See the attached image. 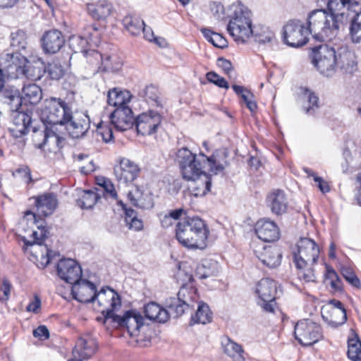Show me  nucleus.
<instances>
[{"label":"nucleus","mask_w":361,"mask_h":361,"mask_svg":"<svg viewBox=\"0 0 361 361\" xmlns=\"http://www.w3.org/2000/svg\"><path fill=\"white\" fill-rule=\"evenodd\" d=\"M349 0H327L326 8L314 9L310 11V18L322 36H329L331 40L339 33L340 29L345 25L351 16Z\"/></svg>","instance_id":"nucleus-1"},{"label":"nucleus","mask_w":361,"mask_h":361,"mask_svg":"<svg viewBox=\"0 0 361 361\" xmlns=\"http://www.w3.org/2000/svg\"><path fill=\"white\" fill-rule=\"evenodd\" d=\"M106 290L111 292V308L102 310V313L106 318H114L115 317L114 310L121 305V297L114 289L109 287H103L99 291H97L94 283L81 278L72 286L71 295L73 299L82 303L94 302L99 297L98 302L99 305H102V295H106Z\"/></svg>","instance_id":"nucleus-2"},{"label":"nucleus","mask_w":361,"mask_h":361,"mask_svg":"<svg viewBox=\"0 0 361 361\" xmlns=\"http://www.w3.org/2000/svg\"><path fill=\"white\" fill-rule=\"evenodd\" d=\"M209 230L198 216L187 217L176 225V237L185 247L203 250L207 247Z\"/></svg>","instance_id":"nucleus-3"},{"label":"nucleus","mask_w":361,"mask_h":361,"mask_svg":"<svg viewBox=\"0 0 361 361\" xmlns=\"http://www.w3.org/2000/svg\"><path fill=\"white\" fill-rule=\"evenodd\" d=\"M310 12L307 17V26L300 20H290L283 26L282 39L283 42L291 47H301L307 44L309 35L319 42H331L329 36H322V32L314 28L310 18Z\"/></svg>","instance_id":"nucleus-4"},{"label":"nucleus","mask_w":361,"mask_h":361,"mask_svg":"<svg viewBox=\"0 0 361 361\" xmlns=\"http://www.w3.org/2000/svg\"><path fill=\"white\" fill-rule=\"evenodd\" d=\"M227 31L238 43H245L253 32L250 11L243 4H233L228 8Z\"/></svg>","instance_id":"nucleus-5"},{"label":"nucleus","mask_w":361,"mask_h":361,"mask_svg":"<svg viewBox=\"0 0 361 361\" xmlns=\"http://www.w3.org/2000/svg\"><path fill=\"white\" fill-rule=\"evenodd\" d=\"M72 111L69 104L61 98L51 97L44 102L39 118L42 123L51 128L63 126L71 118Z\"/></svg>","instance_id":"nucleus-6"},{"label":"nucleus","mask_w":361,"mask_h":361,"mask_svg":"<svg viewBox=\"0 0 361 361\" xmlns=\"http://www.w3.org/2000/svg\"><path fill=\"white\" fill-rule=\"evenodd\" d=\"M336 47L326 44L312 49V63L318 71L324 76L331 77L336 71Z\"/></svg>","instance_id":"nucleus-7"},{"label":"nucleus","mask_w":361,"mask_h":361,"mask_svg":"<svg viewBox=\"0 0 361 361\" xmlns=\"http://www.w3.org/2000/svg\"><path fill=\"white\" fill-rule=\"evenodd\" d=\"M293 252V263L297 269H303L317 262L320 250L317 243L310 238H300Z\"/></svg>","instance_id":"nucleus-8"},{"label":"nucleus","mask_w":361,"mask_h":361,"mask_svg":"<svg viewBox=\"0 0 361 361\" xmlns=\"http://www.w3.org/2000/svg\"><path fill=\"white\" fill-rule=\"evenodd\" d=\"M255 293L257 295V304L263 312L274 313L276 307V281L269 278L262 279L256 283Z\"/></svg>","instance_id":"nucleus-9"},{"label":"nucleus","mask_w":361,"mask_h":361,"mask_svg":"<svg viewBox=\"0 0 361 361\" xmlns=\"http://www.w3.org/2000/svg\"><path fill=\"white\" fill-rule=\"evenodd\" d=\"M294 336L300 345L310 346L322 338V328L310 319L300 320L295 325Z\"/></svg>","instance_id":"nucleus-10"},{"label":"nucleus","mask_w":361,"mask_h":361,"mask_svg":"<svg viewBox=\"0 0 361 361\" xmlns=\"http://www.w3.org/2000/svg\"><path fill=\"white\" fill-rule=\"evenodd\" d=\"M197 298V290L193 288L182 286L177 298H170L166 301V307L171 311V316L178 317L183 314L191 303Z\"/></svg>","instance_id":"nucleus-11"},{"label":"nucleus","mask_w":361,"mask_h":361,"mask_svg":"<svg viewBox=\"0 0 361 361\" xmlns=\"http://www.w3.org/2000/svg\"><path fill=\"white\" fill-rule=\"evenodd\" d=\"M161 121L162 116L159 113L149 110L135 118L134 126L138 134L151 135L157 133Z\"/></svg>","instance_id":"nucleus-12"},{"label":"nucleus","mask_w":361,"mask_h":361,"mask_svg":"<svg viewBox=\"0 0 361 361\" xmlns=\"http://www.w3.org/2000/svg\"><path fill=\"white\" fill-rule=\"evenodd\" d=\"M56 271L59 278L72 286L82 278V271L80 265L74 259H62L56 265Z\"/></svg>","instance_id":"nucleus-13"},{"label":"nucleus","mask_w":361,"mask_h":361,"mask_svg":"<svg viewBox=\"0 0 361 361\" xmlns=\"http://www.w3.org/2000/svg\"><path fill=\"white\" fill-rule=\"evenodd\" d=\"M114 176L120 184H128L134 181L140 173L139 166L127 158H121L118 164L114 169Z\"/></svg>","instance_id":"nucleus-14"},{"label":"nucleus","mask_w":361,"mask_h":361,"mask_svg":"<svg viewBox=\"0 0 361 361\" xmlns=\"http://www.w3.org/2000/svg\"><path fill=\"white\" fill-rule=\"evenodd\" d=\"M335 57L336 71L343 74H353L357 71L355 55L348 46L336 47Z\"/></svg>","instance_id":"nucleus-15"},{"label":"nucleus","mask_w":361,"mask_h":361,"mask_svg":"<svg viewBox=\"0 0 361 361\" xmlns=\"http://www.w3.org/2000/svg\"><path fill=\"white\" fill-rule=\"evenodd\" d=\"M27 58L20 52L13 51L6 55L5 68L9 74L14 75L15 76L23 74L31 78V75H33V73H30V72H33V67L35 66H27Z\"/></svg>","instance_id":"nucleus-16"},{"label":"nucleus","mask_w":361,"mask_h":361,"mask_svg":"<svg viewBox=\"0 0 361 361\" xmlns=\"http://www.w3.org/2000/svg\"><path fill=\"white\" fill-rule=\"evenodd\" d=\"M111 123L116 130L126 131L134 126L135 118L130 107L115 109L110 114Z\"/></svg>","instance_id":"nucleus-17"},{"label":"nucleus","mask_w":361,"mask_h":361,"mask_svg":"<svg viewBox=\"0 0 361 361\" xmlns=\"http://www.w3.org/2000/svg\"><path fill=\"white\" fill-rule=\"evenodd\" d=\"M11 111L13 126L10 128V132L14 137L20 138L28 133L32 123V113L19 109Z\"/></svg>","instance_id":"nucleus-18"},{"label":"nucleus","mask_w":361,"mask_h":361,"mask_svg":"<svg viewBox=\"0 0 361 361\" xmlns=\"http://www.w3.org/2000/svg\"><path fill=\"white\" fill-rule=\"evenodd\" d=\"M255 233L264 242H275L280 238V230L274 221L268 219L259 220L255 224Z\"/></svg>","instance_id":"nucleus-19"},{"label":"nucleus","mask_w":361,"mask_h":361,"mask_svg":"<svg viewBox=\"0 0 361 361\" xmlns=\"http://www.w3.org/2000/svg\"><path fill=\"white\" fill-rule=\"evenodd\" d=\"M64 43L65 39L62 32L56 29L46 31L42 37V47L45 53L56 54Z\"/></svg>","instance_id":"nucleus-20"},{"label":"nucleus","mask_w":361,"mask_h":361,"mask_svg":"<svg viewBox=\"0 0 361 361\" xmlns=\"http://www.w3.org/2000/svg\"><path fill=\"white\" fill-rule=\"evenodd\" d=\"M37 213L43 217L51 215L58 206V199L54 192H45L33 197Z\"/></svg>","instance_id":"nucleus-21"},{"label":"nucleus","mask_w":361,"mask_h":361,"mask_svg":"<svg viewBox=\"0 0 361 361\" xmlns=\"http://www.w3.org/2000/svg\"><path fill=\"white\" fill-rule=\"evenodd\" d=\"M66 128L70 136L73 138H80L82 137L90 127V120L87 115L82 118H75L73 116V111L71 112V118L67 123H64Z\"/></svg>","instance_id":"nucleus-22"},{"label":"nucleus","mask_w":361,"mask_h":361,"mask_svg":"<svg viewBox=\"0 0 361 361\" xmlns=\"http://www.w3.org/2000/svg\"><path fill=\"white\" fill-rule=\"evenodd\" d=\"M200 156L204 160H207L209 172L214 175L222 172L228 165L227 152L224 149H216L209 157H207L203 153H200Z\"/></svg>","instance_id":"nucleus-23"},{"label":"nucleus","mask_w":361,"mask_h":361,"mask_svg":"<svg viewBox=\"0 0 361 361\" xmlns=\"http://www.w3.org/2000/svg\"><path fill=\"white\" fill-rule=\"evenodd\" d=\"M45 73H47L52 80H57L63 76L65 71L59 61H54L51 63H49L47 66L42 65V68L33 67V75H31V79L39 80Z\"/></svg>","instance_id":"nucleus-24"},{"label":"nucleus","mask_w":361,"mask_h":361,"mask_svg":"<svg viewBox=\"0 0 361 361\" xmlns=\"http://www.w3.org/2000/svg\"><path fill=\"white\" fill-rule=\"evenodd\" d=\"M267 203L272 213L276 215L284 214L288 207V200L283 190L277 189L270 192Z\"/></svg>","instance_id":"nucleus-25"},{"label":"nucleus","mask_w":361,"mask_h":361,"mask_svg":"<svg viewBox=\"0 0 361 361\" xmlns=\"http://www.w3.org/2000/svg\"><path fill=\"white\" fill-rule=\"evenodd\" d=\"M93 52L101 58V65L99 67L100 71L117 73L122 69L123 65V60L117 54H100L94 51Z\"/></svg>","instance_id":"nucleus-26"},{"label":"nucleus","mask_w":361,"mask_h":361,"mask_svg":"<svg viewBox=\"0 0 361 361\" xmlns=\"http://www.w3.org/2000/svg\"><path fill=\"white\" fill-rule=\"evenodd\" d=\"M262 264L269 269H274L280 265L282 254L279 247L276 245L264 247L263 252L257 255Z\"/></svg>","instance_id":"nucleus-27"},{"label":"nucleus","mask_w":361,"mask_h":361,"mask_svg":"<svg viewBox=\"0 0 361 361\" xmlns=\"http://www.w3.org/2000/svg\"><path fill=\"white\" fill-rule=\"evenodd\" d=\"M41 216H42L38 215V213L35 214L30 210H27L25 212V217L28 220L32 219L39 230L34 231L32 234L33 239H36V242L39 245H42L44 243V240L48 237L49 234V231L46 226V221L42 219Z\"/></svg>","instance_id":"nucleus-28"},{"label":"nucleus","mask_w":361,"mask_h":361,"mask_svg":"<svg viewBox=\"0 0 361 361\" xmlns=\"http://www.w3.org/2000/svg\"><path fill=\"white\" fill-rule=\"evenodd\" d=\"M112 9L111 4L106 0H97L87 4V11L94 20H100L107 18Z\"/></svg>","instance_id":"nucleus-29"},{"label":"nucleus","mask_w":361,"mask_h":361,"mask_svg":"<svg viewBox=\"0 0 361 361\" xmlns=\"http://www.w3.org/2000/svg\"><path fill=\"white\" fill-rule=\"evenodd\" d=\"M130 99L131 94L126 90L114 87L108 91V104L114 106L115 109L119 107H129L127 104L130 102Z\"/></svg>","instance_id":"nucleus-30"},{"label":"nucleus","mask_w":361,"mask_h":361,"mask_svg":"<svg viewBox=\"0 0 361 361\" xmlns=\"http://www.w3.org/2000/svg\"><path fill=\"white\" fill-rule=\"evenodd\" d=\"M144 314L146 318L149 320L156 321L160 323L166 322L171 315L169 308L161 307L159 305L154 302L147 303L144 307Z\"/></svg>","instance_id":"nucleus-31"},{"label":"nucleus","mask_w":361,"mask_h":361,"mask_svg":"<svg viewBox=\"0 0 361 361\" xmlns=\"http://www.w3.org/2000/svg\"><path fill=\"white\" fill-rule=\"evenodd\" d=\"M0 97L6 104L10 111L20 109L22 105V97L18 89L6 86L0 92Z\"/></svg>","instance_id":"nucleus-32"},{"label":"nucleus","mask_w":361,"mask_h":361,"mask_svg":"<svg viewBox=\"0 0 361 361\" xmlns=\"http://www.w3.org/2000/svg\"><path fill=\"white\" fill-rule=\"evenodd\" d=\"M95 351L96 343L92 339L80 338L76 342L73 353L77 355L81 361L91 357Z\"/></svg>","instance_id":"nucleus-33"},{"label":"nucleus","mask_w":361,"mask_h":361,"mask_svg":"<svg viewBox=\"0 0 361 361\" xmlns=\"http://www.w3.org/2000/svg\"><path fill=\"white\" fill-rule=\"evenodd\" d=\"M221 345L224 352L232 357L233 361H245L243 356L244 350L241 345L231 340L228 336L221 338Z\"/></svg>","instance_id":"nucleus-34"},{"label":"nucleus","mask_w":361,"mask_h":361,"mask_svg":"<svg viewBox=\"0 0 361 361\" xmlns=\"http://www.w3.org/2000/svg\"><path fill=\"white\" fill-rule=\"evenodd\" d=\"M202 168L201 161L197 158L187 164L183 162V165L180 166L183 178L186 180H195L200 175L204 173L205 172L202 171Z\"/></svg>","instance_id":"nucleus-35"},{"label":"nucleus","mask_w":361,"mask_h":361,"mask_svg":"<svg viewBox=\"0 0 361 361\" xmlns=\"http://www.w3.org/2000/svg\"><path fill=\"white\" fill-rule=\"evenodd\" d=\"M159 94L158 88L153 85L145 86L138 92L139 97L143 98L148 104L156 107L163 108L162 99Z\"/></svg>","instance_id":"nucleus-36"},{"label":"nucleus","mask_w":361,"mask_h":361,"mask_svg":"<svg viewBox=\"0 0 361 361\" xmlns=\"http://www.w3.org/2000/svg\"><path fill=\"white\" fill-rule=\"evenodd\" d=\"M192 180L194 182V186H192V192L194 196H204L210 191L212 187V177L210 175L204 173L195 180Z\"/></svg>","instance_id":"nucleus-37"},{"label":"nucleus","mask_w":361,"mask_h":361,"mask_svg":"<svg viewBox=\"0 0 361 361\" xmlns=\"http://www.w3.org/2000/svg\"><path fill=\"white\" fill-rule=\"evenodd\" d=\"M330 304L334 306L332 310V314L334 316L340 315L341 319L339 320L328 319V317L322 315V318L329 324V326L334 328H337L343 325L347 320L346 310L343 306V304L337 300H331Z\"/></svg>","instance_id":"nucleus-38"},{"label":"nucleus","mask_w":361,"mask_h":361,"mask_svg":"<svg viewBox=\"0 0 361 361\" xmlns=\"http://www.w3.org/2000/svg\"><path fill=\"white\" fill-rule=\"evenodd\" d=\"M117 204L121 206L125 214V222L130 229L140 231L143 228L142 221L137 219L134 209L128 208L122 200H118Z\"/></svg>","instance_id":"nucleus-39"},{"label":"nucleus","mask_w":361,"mask_h":361,"mask_svg":"<svg viewBox=\"0 0 361 361\" xmlns=\"http://www.w3.org/2000/svg\"><path fill=\"white\" fill-rule=\"evenodd\" d=\"M21 97L26 103L37 104L42 97V90L36 84H29L23 88Z\"/></svg>","instance_id":"nucleus-40"},{"label":"nucleus","mask_w":361,"mask_h":361,"mask_svg":"<svg viewBox=\"0 0 361 361\" xmlns=\"http://www.w3.org/2000/svg\"><path fill=\"white\" fill-rule=\"evenodd\" d=\"M122 23L125 29L133 36L140 35L142 30V25H145V22L140 17L133 14L125 16Z\"/></svg>","instance_id":"nucleus-41"},{"label":"nucleus","mask_w":361,"mask_h":361,"mask_svg":"<svg viewBox=\"0 0 361 361\" xmlns=\"http://www.w3.org/2000/svg\"><path fill=\"white\" fill-rule=\"evenodd\" d=\"M11 48L13 51H25L27 45V35L25 31L18 29L10 35Z\"/></svg>","instance_id":"nucleus-42"},{"label":"nucleus","mask_w":361,"mask_h":361,"mask_svg":"<svg viewBox=\"0 0 361 361\" xmlns=\"http://www.w3.org/2000/svg\"><path fill=\"white\" fill-rule=\"evenodd\" d=\"M99 191L100 190L97 188L85 190L82 197L78 200L77 204L82 209H92L101 198Z\"/></svg>","instance_id":"nucleus-43"},{"label":"nucleus","mask_w":361,"mask_h":361,"mask_svg":"<svg viewBox=\"0 0 361 361\" xmlns=\"http://www.w3.org/2000/svg\"><path fill=\"white\" fill-rule=\"evenodd\" d=\"M51 127L42 123V128H32L33 141L35 145L38 149H43L46 144L49 141Z\"/></svg>","instance_id":"nucleus-44"},{"label":"nucleus","mask_w":361,"mask_h":361,"mask_svg":"<svg viewBox=\"0 0 361 361\" xmlns=\"http://www.w3.org/2000/svg\"><path fill=\"white\" fill-rule=\"evenodd\" d=\"M116 317L118 318V324L121 326H126L128 329L130 328V325L133 324H135L136 329H139L143 325L142 316L135 310L126 311L123 316H116Z\"/></svg>","instance_id":"nucleus-45"},{"label":"nucleus","mask_w":361,"mask_h":361,"mask_svg":"<svg viewBox=\"0 0 361 361\" xmlns=\"http://www.w3.org/2000/svg\"><path fill=\"white\" fill-rule=\"evenodd\" d=\"M212 319V312L207 304L200 302L197 310L194 316H192L191 322L194 324H206L211 322Z\"/></svg>","instance_id":"nucleus-46"},{"label":"nucleus","mask_w":361,"mask_h":361,"mask_svg":"<svg viewBox=\"0 0 361 361\" xmlns=\"http://www.w3.org/2000/svg\"><path fill=\"white\" fill-rule=\"evenodd\" d=\"M251 36L260 44L271 42L275 39V35L272 30L266 26H255Z\"/></svg>","instance_id":"nucleus-47"},{"label":"nucleus","mask_w":361,"mask_h":361,"mask_svg":"<svg viewBox=\"0 0 361 361\" xmlns=\"http://www.w3.org/2000/svg\"><path fill=\"white\" fill-rule=\"evenodd\" d=\"M348 357L352 361H361V341L358 335L353 333V337L348 340Z\"/></svg>","instance_id":"nucleus-48"},{"label":"nucleus","mask_w":361,"mask_h":361,"mask_svg":"<svg viewBox=\"0 0 361 361\" xmlns=\"http://www.w3.org/2000/svg\"><path fill=\"white\" fill-rule=\"evenodd\" d=\"M97 184L103 188V191L99 189V193L106 197L117 200L118 195L112 182L107 178L99 176L96 178Z\"/></svg>","instance_id":"nucleus-49"},{"label":"nucleus","mask_w":361,"mask_h":361,"mask_svg":"<svg viewBox=\"0 0 361 361\" xmlns=\"http://www.w3.org/2000/svg\"><path fill=\"white\" fill-rule=\"evenodd\" d=\"M89 43L87 39L81 36L74 35L69 39V46L75 53L81 52L87 55Z\"/></svg>","instance_id":"nucleus-50"},{"label":"nucleus","mask_w":361,"mask_h":361,"mask_svg":"<svg viewBox=\"0 0 361 361\" xmlns=\"http://www.w3.org/2000/svg\"><path fill=\"white\" fill-rule=\"evenodd\" d=\"M303 97L307 99L308 104L307 106L304 105V109L307 114H312L314 112V109L319 107L318 102L319 98L314 92H312L307 88L302 89Z\"/></svg>","instance_id":"nucleus-51"},{"label":"nucleus","mask_w":361,"mask_h":361,"mask_svg":"<svg viewBox=\"0 0 361 361\" xmlns=\"http://www.w3.org/2000/svg\"><path fill=\"white\" fill-rule=\"evenodd\" d=\"M326 280H329L331 288L336 291L342 290V283L338 274L332 268L328 267L325 274Z\"/></svg>","instance_id":"nucleus-52"},{"label":"nucleus","mask_w":361,"mask_h":361,"mask_svg":"<svg viewBox=\"0 0 361 361\" xmlns=\"http://www.w3.org/2000/svg\"><path fill=\"white\" fill-rule=\"evenodd\" d=\"M353 156L350 151L345 149L343 152V161L341 163L342 173L345 175H350L354 172V168L351 166Z\"/></svg>","instance_id":"nucleus-53"},{"label":"nucleus","mask_w":361,"mask_h":361,"mask_svg":"<svg viewBox=\"0 0 361 361\" xmlns=\"http://www.w3.org/2000/svg\"><path fill=\"white\" fill-rule=\"evenodd\" d=\"M341 274L344 279L353 287L361 288V281L353 270L349 267H343Z\"/></svg>","instance_id":"nucleus-54"},{"label":"nucleus","mask_w":361,"mask_h":361,"mask_svg":"<svg viewBox=\"0 0 361 361\" xmlns=\"http://www.w3.org/2000/svg\"><path fill=\"white\" fill-rule=\"evenodd\" d=\"M176 156L180 166L183 165V162H186L187 164L197 158L196 155L192 153L187 147L178 149Z\"/></svg>","instance_id":"nucleus-55"},{"label":"nucleus","mask_w":361,"mask_h":361,"mask_svg":"<svg viewBox=\"0 0 361 361\" xmlns=\"http://www.w3.org/2000/svg\"><path fill=\"white\" fill-rule=\"evenodd\" d=\"M176 156L180 166L183 165V162H186L187 164L197 158L196 155L192 153L187 147L178 149Z\"/></svg>","instance_id":"nucleus-56"},{"label":"nucleus","mask_w":361,"mask_h":361,"mask_svg":"<svg viewBox=\"0 0 361 361\" xmlns=\"http://www.w3.org/2000/svg\"><path fill=\"white\" fill-rule=\"evenodd\" d=\"M206 77L208 81L214 83L219 87L226 89L229 87L228 82L215 72L211 71L207 73Z\"/></svg>","instance_id":"nucleus-57"},{"label":"nucleus","mask_w":361,"mask_h":361,"mask_svg":"<svg viewBox=\"0 0 361 361\" xmlns=\"http://www.w3.org/2000/svg\"><path fill=\"white\" fill-rule=\"evenodd\" d=\"M232 89L236 94L241 97L245 104L249 102V100L255 98L254 94L243 86L233 85Z\"/></svg>","instance_id":"nucleus-58"},{"label":"nucleus","mask_w":361,"mask_h":361,"mask_svg":"<svg viewBox=\"0 0 361 361\" xmlns=\"http://www.w3.org/2000/svg\"><path fill=\"white\" fill-rule=\"evenodd\" d=\"M97 134L101 136L102 140L109 143L114 140L113 130L109 126H97Z\"/></svg>","instance_id":"nucleus-59"},{"label":"nucleus","mask_w":361,"mask_h":361,"mask_svg":"<svg viewBox=\"0 0 361 361\" xmlns=\"http://www.w3.org/2000/svg\"><path fill=\"white\" fill-rule=\"evenodd\" d=\"M312 266L313 265H308L305 268L298 269L302 271L299 274L300 278L302 279L305 282H314L316 281V276Z\"/></svg>","instance_id":"nucleus-60"},{"label":"nucleus","mask_w":361,"mask_h":361,"mask_svg":"<svg viewBox=\"0 0 361 361\" xmlns=\"http://www.w3.org/2000/svg\"><path fill=\"white\" fill-rule=\"evenodd\" d=\"M12 284L7 278L2 279V284L0 287V293H3L2 296H0L1 301H7L10 296Z\"/></svg>","instance_id":"nucleus-61"},{"label":"nucleus","mask_w":361,"mask_h":361,"mask_svg":"<svg viewBox=\"0 0 361 361\" xmlns=\"http://www.w3.org/2000/svg\"><path fill=\"white\" fill-rule=\"evenodd\" d=\"M41 305L42 302L40 297L38 295L35 294L33 296V299L27 305L26 311L37 314L40 310Z\"/></svg>","instance_id":"nucleus-62"},{"label":"nucleus","mask_w":361,"mask_h":361,"mask_svg":"<svg viewBox=\"0 0 361 361\" xmlns=\"http://www.w3.org/2000/svg\"><path fill=\"white\" fill-rule=\"evenodd\" d=\"M33 336L42 341L46 340L49 337V332L47 326L44 325L39 326L33 331Z\"/></svg>","instance_id":"nucleus-63"},{"label":"nucleus","mask_w":361,"mask_h":361,"mask_svg":"<svg viewBox=\"0 0 361 361\" xmlns=\"http://www.w3.org/2000/svg\"><path fill=\"white\" fill-rule=\"evenodd\" d=\"M216 64L218 67L221 68L224 73L227 75H228L233 69L231 62L223 57H220L217 59Z\"/></svg>","instance_id":"nucleus-64"}]
</instances>
